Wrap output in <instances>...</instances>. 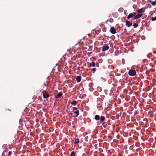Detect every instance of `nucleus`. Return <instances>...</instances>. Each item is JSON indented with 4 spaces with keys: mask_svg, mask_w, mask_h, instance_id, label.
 Listing matches in <instances>:
<instances>
[{
    "mask_svg": "<svg viewBox=\"0 0 156 156\" xmlns=\"http://www.w3.org/2000/svg\"><path fill=\"white\" fill-rule=\"evenodd\" d=\"M79 111L76 107H73V110L69 114L72 115H73V117H76L79 115Z\"/></svg>",
    "mask_w": 156,
    "mask_h": 156,
    "instance_id": "f257e3e1",
    "label": "nucleus"
},
{
    "mask_svg": "<svg viewBox=\"0 0 156 156\" xmlns=\"http://www.w3.org/2000/svg\"><path fill=\"white\" fill-rule=\"evenodd\" d=\"M136 71L133 69H130L129 70L128 72V74L129 76H133L136 74Z\"/></svg>",
    "mask_w": 156,
    "mask_h": 156,
    "instance_id": "f03ea898",
    "label": "nucleus"
},
{
    "mask_svg": "<svg viewBox=\"0 0 156 156\" xmlns=\"http://www.w3.org/2000/svg\"><path fill=\"white\" fill-rule=\"evenodd\" d=\"M43 98H47L49 97V95L48 93L44 91L43 92Z\"/></svg>",
    "mask_w": 156,
    "mask_h": 156,
    "instance_id": "7ed1b4c3",
    "label": "nucleus"
},
{
    "mask_svg": "<svg viewBox=\"0 0 156 156\" xmlns=\"http://www.w3.org/2000/svg\"><path fill=\"white\" fill-rule=\"evenodd\" d=\"M136 14V12H133V13H130L127 16L128 19H129L133 17V16H135Z\"/></svg>",
    "mask_w": 156,
    "mask_h": 156,
    "instance_id": "20e7f679",
    "label": "nucleus"
},
{
    "mask_svg": "<svg viewBox=\"0 0 156 156\" xmlns=\"http://www.w3.org/2000/svg\"><path fill=\"white\" fill-rule=\"evenodd\" d=\"M110 32L113 34H115L116 32L115 29L113 27H112L111 28V29L110 30Z\"/></svg>",
    "mask_w": 156,
    "mask_h": 156,
    "instance_id": "39448f33",
    "label": "nucleus"
},
{
    "mask_svg": "<svg viewBox=\"0 0 156 156\" xmlns=\"http://www.w3.org/2000/svg\"><path fill=\"white\" fill-rule=\"evenodd\" d=\"M109 48V46L107 45L104 46L102 48V50L104 51L108 50Z\"/></svg>",
    "mask_w": 156,
    "mask_h": 156,
    "instance_id": "423d86ee",
    "label": "nucleus"
},
{
    "mask_svg": "<svg viewBox=\"0 0 156 156\" xmlns=\"http://www.w3.org/2000/svg\"><path fill=\"white\" fill-rule=\"evenodd\" d=\"M138 14L137 15L135 16L134 19H137L141 17L143 15V14L142 13H138Z\"/></svg>",
    "mask_w": 156,
    "mask_h": 156,
    "instance_id": "0eeeda50",
    "label": "nucleus"
},
{
    "mask_svg": "<svg viewBox=\"0 0 156 156\" xmlns=\"http://www.w3.org/2000/svg\"><path fill=\"white\" fill-rule=\"evenodd\" d=\"M126 25L128 27H129L132 25V24L128 20L126 21Z\"/></svg>",
    "mask_w": 156,
    "mask_h": 156,
    "instance_id": "6e6552de",
    "label": "nucleus"
},
{
    "mask_svg": "<svg viewBox=\"0 0 156 156\" xmlns=\"http://www.w3.org/2000/svg\"><path fill=\"white\" fill-rule=\"evenodd\" d=\"M145 10V8H142L137 10V12L138 13H140V12H144Z\"/></svg>",
    "mask_w": 156,
    "mask_h": 156,
    "instance_id": "1a4fd4ad",
    "label": "nucleus"
},
{
    "mask_svg": "<svg viewBox=\"0 0 156 156\" xmlns=\"http://www.w3.org/2000/svg\"><path fill=\"white\" fill-rule=\"evenodd\" d=\"M81 80V76H77L76 78V80L77 82H79Z\"/></svg>",
    "mask_w": 156,
    "mask_h": 156,
    "instance_id": "9d476101",
    "label": "nucleus"
},
{
    "mask_svg": "<svg viewBox=\"0 0 156 156\" xmlns=\"http://www.w3.org/2000/svg\"><path fill=\"white\" fill-rule=\"evenodd\" d=\"M77 103V101L75 100H73L71 102V104L74 106L76 105Z\"/></svg>",
    "mask_w": 156,
    "mask_h": 156,
    "instance_id": "9b49d317",
    "label": "nucleus"
},
{
    "mask_svg": "<svg viewBox=\"0 0 156 156\" xmlns=\"http://www.w3.org/2000/svg\"><path fill=\"white\" fill-rule=\"evenodd\" d=\"M62 95V92L58 93L56 96V98H59L61 97Z\"/></svg>",
    "mask_w": 156,
    "mask_h": 156,
    "instance_id": "f8f14e48",
    "label": "nucleus"
},
{
    "mask_svg": "<svg viewBox=\"0 0 156 156\" xmlns=\"http://www.w3.org/2000/svg\"><path fill=\"white\" fill-rule=\"evenodd\" d=\"M149 2L151 3V4L153 5H154L156 4V0L155 1L152 2L151 0H149Z\"/></svg>",
    "mask_w": 156,
    "mask_h": 156,
    "instance_id": "ddd939ff",
    "label": "nucleus"
},
{
    "mask_svg": "<svg viewBox=\"0 0 156 156\" xmlns=\"http://www.w3.org/2000/svg\"><path fill=\"white\" fill-rule=\"evenodd\" d=\"M72 49H69L67 50V52L68 53L67 54L68 55H71L72 53Z\"/></svg>",
    "mask_w": 156,
    "mask_h": 156,
    "instance_id": "4468645a",
    "label": "nucleus"
},
{
    "mask_svg": "<svg viewBox=\"0 0 156 156\" xmlns=\"http://www.w3.org/2000/svg\"><path fill=\"white\" fill-rule=\"evenodd\" d=\"M100 116L98 115H96L95 116V119L97 120H98L99 119Z\"/></svg>",
    "mask_w": 156,
    "mask_h": 156,
    "instance_id": "2eb2a0df",
    "label": "nucleus"
},
{
    "mask_svg": "<svg viewBox=\"0 0 156 156\" xmlns=\"http://www.w3.org/2000/svg\"><path fill=\"white\" fill-rule=\"evenodd\" d=\"M90 66L94 67L95 66V63L94 62H92L90 63Z\"/></svg>",
    "mask_w": 156,
    "mask_h": 156,
    "instance_id": "dca6fc26",
    "label": "nucleus"
},
{
    "mask_svg": "<svg viewBox=\"0 0 156 156\" xmlns=\"http://www.w3.org/2000/svg\"><path fill=\"white\" fill-rule=\"evenodd\" d=\"M105 120V117L104 116H101V120L102 121H104Z\"/></svg>",
    "mask_w": 156,
    "mask_h": 156,
    "instance_id": "f3484780",
    "label": "nucleus"
},
{
    "mask_svg": "<svg viewBox=\"0 0 156 156\" xmlns=\"http://www.w3.org/2000/svg\"><path fill=\"white\" fill-rule=\"evenodd\" d=\"M71 156H75V154L74 151H72L70 154Z\"/></svg>",
    "mask_w": 156,
    "mask_h": 156,
    "instance_id": "a211bd4d",
    "label": "nucleus"
},
{
    "mask_svg": "<svg viewBox=\"0 0 156 156\" xmlns=\"http://www.w3.org/2000/svg\"><path fill=\"white\" fill-rule=\"evenodd\" d=\"M75 143L76 144H78L79 142V139H76L75 140Z\"/></svg>",
    "mask_w": 156,
    "mask_h": 156,
    "instance_id": "6ab92c4d",
    "label": "nucleus"
},
{
    "mask_svg": "<svg viewBox=\"0 0 156 156\" xmlns=\"http://www.w3.org/2000/svg\"><path fill=\"white\" fill-rule=\"evenodd\" d=\"M134 28H136L138 26V24L137 23H135L133 25Z\"/></svg>",
    "mask_w": 156,
    "mask_h": 156,
    "instance_id": "aec40b11",
    "label": "nucleus"
},
{
    "mask_svg": "<svg viewBox=\"0 0 156 156\" xmlns=\"http://www.w3.org/2000/svg\"><path fill=\"white\" fill-rule=\"evenodd\" d=\"M151 20L152 21H154L155 20H156V16L154 17H152L151 18Z\"/></svg>",
    "mask_w": 156,
    "mask_h": 156,
    "instance_id": "412c9836",
    "label": "nucleus"
},
{
    "mask_svg": "<svg viewBox=\"0 0 156 156\" xmlns=\"http://www.w3.org/2000/svg\"><path fill=\"white\" fill-rule=\"evenodd\" d=\"M92 72L93 73H94L96 70V68H92Z\"/></svg>",
    "mask_w": 156,
    "mask_h": 156,
    "instance_id": "4be33fe9",
    "label": "nucleus"
},
{
    "mask_svg": "<svg viewBox=\"0 0 156 156\" xmlns=\"http://www.w3.org/2000/svg\"><path fill=\"white\" fill-rule=\"evenodd\" d=\"M12 152L11 151H9V152L8 153V154L9 155H11L12 154Z\"/></svg>",
    "mask_w": 156,
    "mask_h": 156,
    "instance_id": "5701e85b",
    "label": "nucleus"
},
{
    "mask_svg": "<svg viewBox=\"0 0 156 156\" xmlns=\"http://www.w3.org/2000/svg\"><path fill=\"white\" fill-rule=\"evenodd\" d=\"M95 33H96V34H98V33H97V31H95Z\"/></svg>",
    "mask_w": 156,
    "mask_h": 156,
    "instance_id": "b1692460",
    "label": "nucleus"
}]
</instances>
